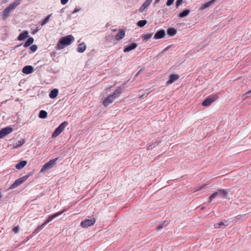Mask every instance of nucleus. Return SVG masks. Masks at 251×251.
<instances>
[{
	"instance_id": "7ed1b4c3",
	"label": "nucleus",
	"mask_w": 251,
	"mask_h": 251,
	"mask_svg": "<svg viewBox=\"0 0 251 251\" xmlns=\"http://www.w3.org/2000/svg\"><path fill=\"white\" fill-rule=\"evenodd\" d=\"M22 0H16L12 3L10 4L9 6L5 8L3 11V19L6 20L10 16V13L21 4Z\"/></svg>"
},
{
	"instance_id": "a878e982",
	"label": "nucleus",
	"mask_w": 251,
	"mask_h": 251,
	"mask_svg": "<svg viewBox=\"0 0 251 251\" xmlns=\"http://www.w3.org/2000/svg\"><path fill=\"white\" fill-rule=\"evenodd\" d=\"M34 42V39L32 37H29L24 44V47L26 48L31 45Z\"/></svg>"
},
{
	"instance_id": "58836bf2",
	"label": "nucleus",
	"mask_w": 251,
	"mask_h": 251,
	"mask_svg": "<svg viewBox=\"0 0 251 251\" xmlns=\"http://www.w3.org/2000/svg\"><path fill=\"white\" fill-rule=\"evenodd\" d=\"M175 0H167L166 5L167 6H171L174 2Z\"/></svg>"
},
{
	"instance_id": "ea45409f",
	"label": "nucleus",
	"mask_w": 251,
	"mask_h": 251,
	"mask_svg": "<svg viewBox=\"0 0 251 251\" xmlns=\"http://www.w3.org/2000/svg\"><path fill=\"white\" fill-rule=\"evenodd\" d=\"M183 1V0H177L176 1V7L177 8L179 5H180Z\"/></svg>"
},
{
	"instance_id": "49530a36",
	"label": "nucleus",
	"mask_w": 251,
	"mask_h": 251,
	"mask_svg": "<svg viewBox=\"0 0 251 251\" xmlns=\"http://www.w3.org/2000/svg\"><path fill=\"white\" fill-rule=\"evenodd\" d=\"M160 0H155L154 1V4H156L159 2Z\"/></svg>"
},
{
	"instance_id": "a18cd8bd",
	"label": "nucleus",
	"mask_w": 251,
	"mask_h": 251,
	"mask_svg": "<svg viewBox=\"0 0 251 251\" xmlns=\"http://www.w3.org/2000/svg\"><path fill=\"white\" fill-rule=\"evenodd\" d=\"M1 0L3 3H5L7 2V1H8V0Z\"/></svg>"
},
{
	"instance_id": "0eeeda50",
	"label": "nucleus",
	"mask_w": 251,
	"mask_h": 251,
	"mask_svg": "<svg viewBox=\"0 0 251 251\" xmlns=\"http://www.w3.org/2000/svg\"><path fill=\"white\" fill-rule=\"evenodd\" d=\"M95 222V219L93 218L91 219H87L82 221L80 223V226L86 228L93 225Z\"/></svg>"
},
{
	"instance_id": "393cba45",
	"label": "nucleus",
	"mask_w": 251,
	"mask_h": 251,
	"mask_svg": "<svg viewBox=\"0 0 251 251\" xmlns=\"http://www.w3.org/2000/svg\"><path fill=\"white\" fill-rule=\"evenodd\" d=\"M25 143V140L23 139L17 141L14 144V148H18L22 146Z\"/></svg>"
},
{
	"instance_id": "423d86ee",
	"label": "nucleus",
	"mask_w": 251,
	"mask_h": 251,
	"mask_svg": "<svg viewBox=\"0 0 251 251\" xmlns=\"http://www.w3.org/2000/svg\"><path fill=\"white\" fill-rule=\"evenodd\" d=\"M218 98L217 94L210 95L207 97L206 99L202 102V105L204 106H209L212 102L215 101Z\"/></svg>"
},
{
	"instance_id": "bb28decb",
	"label": "nucleus",
	"mask_w": 251,
	"mask_h": 251,
	"mask_svg": "<svg viewBox=\"0 0 251 251\" xmlns=\"http://www.w3.org/2000/svg\"><path fill=\"white\" fill-rule=\"evenodd\" d=\"M48 115L47 112L45 110H41L39 112V117L41 119H45L47 118Z\"/></svg>"
},
{
	"instance_id": "603ef678",
	"label": "nucleus",
	"mask_w": 251,
	"mask_h": 251,
	"mask_svg": "<svg viewBox=\"0 0 251 251\" xmlns=\"http://www.w3.org/2000/svg\"><path fill=\"white\" fill-rule=\"evenodd\" d=\"M140 72H141V70H140V71H139L138 72V73L137 74V75H138L140 73Z\"/></svg>"
},
{
	"instance_id": "ddd939ff",
	"label": "nucleus",
	"mask_w": 251,
	"mask_h": 251,
	"mask_svg": "<svg viewBox=\"0 0 251 251\" xmlns=\"http://www.w3.org/2000/svg\"><path fill=\"white\" fill-rule=\"evenodd\" d=\"M228 192V189H219L217 191V193H218V196H219L221 198H223L226 197Z\"/></svg>"
},
{
	"instance_id": "de8ad7c7",
	"label": "nucleus",
	"mask_w": 251,
	"mask_h": 251,
	"mask_svg": "<svg viewBox=\"0 0 251 251\" xmlns=\"http://www.w3.org/2000/svg\"><path fill=\"white\" fill-rule=\"evenodd\" d=\"M38 31V29H36L33 32V34H34L35 33H36V32H37Z\"/></svg>"
},
{
	"instance_id": "3c124183",
	"label": "nucleus",
	"mask_w": 251,
	"mask_h": 251,
	"mask_svg": "<svg viewBox=\"0 0 251 251\" xmlns=\"http://www.w3.org/2000/svg\"><path fill=\"white\" fill-rule=\"evenodd\" d=\"M2 196L1 194L0 193V199L2 197Z\"/></svg>"
},
{
	"instance_id": "6e6552de",
	"label": "nucleus",
	"mask_w": 251,
	"mask_h": 251,
	"mask_svg": "<svg viewBox=\"0 0 251 251\" xmlns=\"http://www.w3.org/2000/svg\"><path fill=\"white\" fill-rule=\"evenodd\" d=\"M26 180V177L23 176L16 180L10 186V189H13L17 188L20 184L24 182Z\"/></svg>"
},
{
	"instance_id": "e433bc0d",
	"label": "nucleus",
	"mask_w": 251,
	"mask_h": 251,
	"mask_svg": "<svg viewBox=\"0 0 251 251\" xmlns=\"http://www.w3.org/2000/svg\"><path fill=\"white\" fill-rule=\"evenodd\" d=\"M13 232L15 233H18L19 231H20V227L19 226H15L13 228Z\"/></svg>"
},
{
	"instance_id": "a211bd4d",
	"label": "nucleus",
	"mask_w": 251,
	"mask_h": 251,
	"mask_svg": "<svg viewBox=\"0 0 251 251\" xmlns=\"http://www.w3.org/2000/svg\"><path fill=\"white\" fill-rule=\"evenodd\" d=\"M28 32L27 31H24L23 32L20 34L19 36L18 37V40L19 41H22L27 37H28Z\"/></svg>"
},
{
	"instance_id": "5701e85b",
	"label": "nucleus",
	"mask_w": 251,
	"mask_h": 251,
	"mask_svg": "<svg viewBox=\"0 0 251 251\" xmlns=\"http://www.w3.org/2000/svg\"><path fill=\"white\" fill-rule=\"evenodd\" d=\"M27 164L26 161H21L20 163L16 164L15 167L18 170L23 168Z\"/></svg>"
},
{
	"instance_id": "4468645a",
	"label": "nucleus",
	"mask_w": 251,
	"mask_h": 251,
	"mask_svg": "<svg viewBox=\"0 0 251 251\" xmlns=\"http://www.w3.org/2000/svg\"><path fill=\"white\" fill-rule=\"evenodd\" d=\"M34 71V69L33 67L31 66H25L24 67L22 70V72L24 74H30L32 73Z\"/></svg>"
},
{
	"instance_id": "c85d7f7f",
	"label": "nucleus",
	"mask_w": 251,
	"mask_h": 251,
	"mask_svg": "<svg viewBox=\"0 0 251 251\" xmlns=\"http://www.w3.org/2000/svg\"><path fill=\"white\" fill-rule=\"evenodd\" d=\"M52 14H49L45 19L43 20L41 24V25H44L46 24L50 20V18L51 17Z\"/></svg>"
},
{
	"instance_id": "cd10ccee",
	"label": "nucleus",
	"mask_w": 251,
	"mask_h": 251,
	"mask_svg": "<svg viewBox=\"0 0 251 251\" xmlns=\"http://www.w3.org/2000/svg\"><path fill=\"white\" fill-rule=\"evenodd\" d=\"M147 23V21L146 20H140L137 22V25L138 26L142 27H143L145 25H146Z\"/></svg>"
},
{
	"instance_id": "1a4fd4ad",
	"label": "nucleus",
	"mask_w": 251,
	"mask_h": 251,
	"mask_svg": "<svg viewBox=\"0 0 251 251\" xmlns=\"http://www.w3.org/2000/svg\"><path fill=\"white\" fill-rule=\"evenodd\" d=\"M13 130V128L10 126H7L2 128L0 130V139L11 133Z\"/></svg>"
},
{
	"instance_id": "79ce46f5",
	"label": "nucleus",
	"mask_w": 251,
	"mask_h": 251,
	"mask_svg": "<svg viewBox=\"0 0 251 251\" xmlns=\"http://www.w3.org/2000/svg\"><path fill=\"white\" fill-rule=\"evenodd\" d=\"M68 1L69 0H61V3L62 5H65L68 2Z\"/></svg>"
},
{
	"instance_id": "2f4dec72",
	"label": "nucleus",
	"mask_w": 251,
	"mask_h": 251,
	"mask_svg": "<svg viewBox=\"0 0 251 251\" xmlns=\"http://www.w3.org/2000/svg\"><path fill=\"white\" fill-rule=\"evenodd\" d=\"M228 224H226L225 223L223 222H220L218 224H216L214 225L215 228H219L222 226H227Z\"/></svg>"
},
{
	"instance_id": "f704fd0d",
	"label": "nucleus",
	"mask_w": 251,
	"mask_h": 251,
	"mask_svg": "<svg viewBox=\"0 0 251 251\" xmlns=\"http://www.w3.org/2000/svg\"><path fill=\"white\" fill-rule=\"evenodd\" d=\"M152 0H146L143 3L146 7H148L150 5Z\"/></svg>"
},
{
	"instance_id": "aec40b11",
	"label": "nucleus",
	"mask_w": 251,
	"mask_h": 251,
	"mask_svg": "<svg viewBox=\"0 0 251 251\" xmlns=\"http://www.w3.org/2000/svg\"><path fill=\"white\" fill-rule=\"evenodd\" d=\"M177 30L173 27L169 28L167 30V34L170 36H174L176 34Z\"/></svg>"
},
{
	"instance_id": "864d4df0",
	"label": "nucleus",
	"mask_w": 251,
	"mask_h": 251,
	"mask_svg": "<svg viewBox=\"0 0 251 251\" xmlns=\"http://www.w3.org/2000/svg\"><path fill=\"white\" fill-rule=\"evenodd\" d=\"M117 30L116 29H113V31H116Z\"/></svg>"
},
{
	"instance_id": "c756f323",
	"label": "nucleus",
	"mask_w": 251,
	"mask_h": 251,
	"mask_svg": "<svg viewBox=\"0 0 251 251\" xmlns=\"http://www.w3.org/2000/svg\"><path fill=\"white\" fill-rule=\"evenodd\" d=\"M168 224V223L167 222V221H164L163 223H162L161 225H159L157 226V229L158 230H161L162 228L166 227L167 226Z\"/></svg>"
},
{
	"instance_id": "4be33fe9",
	"label": "nucleus",
	"mask_w": 251,
	"mask_h": 251,
	"mask_svg": "<svg viewBox=\"0 0 251 251\" xmlns=\"http://www.w3.org/2000/svg\"><path fill=\"white\" fill-rule=\"evenodd\" d=\"M216 0H211L204 4H202L201 6V9H204L210 7Z\"/></svg>"
},
{
	"instance_id": "7c9ffc66",
	"label": "nucleus",
	"mask_w": 251,
	"mask_h": 251,
	"mask_svg": "<svg viewBox=\"0 0 251 251\" xmlns=\"http://www.w3.org/2000/svg\"><path fill=\"white\" fill-rule=\"evenodd\" d=\"M45 225L44 224H42L41 225L38 226L36 229L34 231V233H38L41 230H42L44 227Z\"/></svg>"
},
{
	"instance_id": "9b49d317",
	"label": "nucleus",
	"mask_w": 251,
	"mask_h": 251,
	"mask_svg": "<svg viewBox=\"0 0 251 251\" xmlns=\"http://www.w3.org/2000/svg\"><path fill=\"white\" fill-rule=\"evenodd\" d=\"M165 35V31L163 29H160L156 32L154 34L153 38L155 39H159L163 38Z\"/></svg>"
},
{
	"instance_id": "6ab92c4d",
	"label": "nucleus",
	"mask_w": 251,
	"mask_h": 251,
	"mask_svg": "<svg viewBox=\"0 0 251 251\" xmlns=\"http://www.w3.org/2000/svg\"><path fill=\"white\" fill-rule=\"evenodd\" d=\"M190 12V10L189 9H185L183 11H182L181 12H180L178 15V16L180 18H183L184 17H186L188 16Z\"/></svg>"
},
{
	"instance_id": "dca6fc26",
	"label": "nucleus",
	"mask_w": 251,
	"mask_h": 251,
	"mask_svg": "<svg viewBox=\"0 0 251 251\" xmlns=\"http://www.w3.org/2000/svg\"><path fill=\"white\" fill-rule=\"evenodd\" d=\"M137 47V44L136 43H132L130 45H129L126 46L124 50V51L125 52H128L131 50L135 49Z\"/></svg>"
},
{
	"instance_id": "9d476101",
	"label": "nucleus",
	"mask_w": 251,
	"mask_h": 251,
	"mask_svg": "<svg viewBox=\"0 0 251 251\" xmlns=\"http://www.w3.org/2000/svg\"><path fill=\"white\" fill-rule=\"evenodd\" d=\"M64 211H61L57 213H55V214L50 215L48 216L47 219L45 221V222L43 223L45 226H46L47 224L52 221L53 219L56 218L58 216L61 215Z\"/></svg>"
},
{
	"instance_id": "c9c22d12",
	"label": "nucleus",
	"mask_w": 251,
	"mask_h": 251,
	"mask_svg": "<svg viewBox=\"0 0 251 251\" xmlns=\"http://www.w3.org/2000/svg\"><path fill=\"white\" fill-rule=\"evenodd\" d=\"M30 49L32 52H35L37 49V46L36 45H33L30 47Z\"/></svg>"
},
{
	"instance_id": "f3484780",
	"label": "nucleus",
	"mask_w": 251,
	"mask_h": 251,
	"mask_svg": "<svg viewBox=\"0 0 251 251\" xmlns=\"http://www.w3.org/2000/svg\"><path fill=\"white\" fill-rule=\"evenodd\" d=\"M86 49V46L84 44V43H82L81 44H79L78 45V47L77 48V51L78 52L82 53Z\"/></svg>"
},
{
	"instance_id": "4c0bfd02",
	"label": "nucleus",
	"mask_w": 251,
	"mask_h": 251,
	"mask_svg": "<svg viewBox=\"0 0 251 251\" xmlns=\"http://www.w3.org/2000/svg\"><path fill=\"white\" fill-rule=\"evenodd\" d=\"M146 8H147V7H146V6H145V5L143 4L142 5V6L139 8V11L140 13H142Z\"/></svg>"
},
{
	"instance_id": "2eb2a0df",
	"label": "nucleus",
	"mask_w": 251,
	"mask_h": 251,
	"mask_svg": "<svg viewBox=\"0 0 251 251\" xmlns=\"http://www.w3.org/2000/svg\"><path fill=\"white\" fill-rule=\"evenodd\" d=\"M125 36V31L124 29H120L119 32H118L115 36V38L116 40L119 41L123 39Z\"/></svg>"
},
{
	"instance_id": "72a5a7b5",
	"label": "nucleus",
	"mask_w": 251,
	"mask_h": 251,
	"mask_svg": "<svg viewBox=\"0 0 251 251\" xmlns=\"http://www.w3.org/2000/svg\"><path fill=\"white\" fill-rule=\"evenodd\" d=\"M206 186H207V184H204L202 186H200L198 187L197 188H196L194 192H197V191H200L203 188H206Z\"/></svg>"
},
{
	"instance_id": "473e14b6",
	"label": "nucleus",
	"mask_w": 251,
	"mask_h": 251,
	"mask_svg": "<svg viewBox=\"0 0 251 251\" xmlns=\"http://www.w3.org/2000/svg\"><path fill=\"white\" fill-rule=\"evenodd\" d=\"M217 196H218V193L217 192L214 193L213 194H212L209 198V201L211 202L213 199L216 198Z\"/></svg>"
},
{
	"instance_id": "20e7f679",
	"label": "nucleus",
	"mask_w": 251,
	"mask_h": 251,
	"mask_svg": "<svg viewBox=\"0 0 251 251\" xmlns=\"http://www.w3.org/2000/svg\"><path fill=\"white\" fill-rule=\"evenodd\" d=\"M68 125V122L65 121L61 123L53 131L52 134V138H54L58 136L64 129L65 127Z\"/></svg>"
},
{
	"instance_id": "f03ea898",
	"label": "nucleus",
	"mask_w": 251,
	"mask_h": 251,
	"mask_svg": "<svg viewBox=\"0 0 251 251\" xmlns=\"http://www.w3.org/2000/svg\"><path fill=\"white\" fill-rule=\"evenodd\" d=\"M74 37L72 35H67L61 38L56 46L57 50H61L64 46L70 45L74 41Z\"/></svg>"
},
{
	"instance_id": "412c9836",
	"label": "nucleus",
	"mask_w": 251,
	"mask_h": 251,
	"mask_svg": "<svg viewBox=\"0 0 251 251\" xmlns=\"http://www.w3.org/2000/svg\"><path fill=\"white\" fill-rule=\"evenodd\" d=\"M58 93V90L57 89H54L50 92L49 97L51 99H54L57 97Z\"/></svg>"
},
{
	"instance_id": "b1692460",
	"label": "nucleus",
	"mask_w": 251,
	"mask_h": 251,
	"mask_svg": "<svg viewBox=\"0 0 251 251\" xmlns=\"http://www.w3.org/2000/svg\"><path fill=\"white\" fill-rule=\"evenodd\" d=\"M152 34H153V33H151L143 35L142 36V41L144 42H147L149 39H150L151 38V37L152 36Z\"/></svg>"
},
{
	"instance_id": "8fccbe9b",
	"label": "nucleus",
	"mask_w": 251,
	"mask_h": 251,
	"mask_svg": "<svg viewBox=\"0 0 251 251\" xmlns=\"http://www.w3.org/2000/svg\"><path fill=\"white\" fill-rule=\"evenodd\" d=\"M204 208H205V207H202L201 208V210H203Z\"/></svg>"
},
{
	"instance_id": "c03bdc74",
	"label": "nucleus",
	"mask_w": 251,
	"mask_h": 251,
	"mask_svg": "<svg viewBox=\"0 0 251 251\" xmlns=\"http://www.w3.org/2000/svg\"><path fill=\"white\" fill-rule=\"evenodd\" d=\"M246 95L249 96V95H251V90L249 91L248 92H247L246 93Z\"/></svg>"
},
{
	"instance_id": "09e8293b",
	"label": "nucleus",
	"mask_w": 251,
	"mask_h": 251,
	"mask_svg": "<svg viewBox=\"0 0 251 251\" xmlns=\"http://www.w3.org/2000/svg\"><path fill=\"white\" fill-rule=\"evenodd\" d=\"M21 45H22V44H20V45H17V46H16L15 47V48H18V47H19L21 46Z\"/></svg>"
},
{
	"instance_id": "5fc2aeb1",
	"label": "nucleus",
	"mask_w": 251,
	"mask_h": 251,
	"mask_svg": "<svg viewBox=\"0 0 251 251\" xmlns=\"http://www.w3.org/2000/svg\"><path fill=\"white\" fill-rule=\"evenodd\" d=\"M168 49V47L166 48L164 50H167Z\"/></svg>"
},
{
	"instance_id": "f257e3e1",
	"label": "nucleus",
	"mask_w": 251,
	"mask_h": 251,
	"mask_svg": "<svg viewBox=\"0 0 251 251\" xmlns=\"http://www.w3.org/2000/svg\"><path fill=\"white\" fill-rule=\"evenodd\" d=\"M122 89L121 87H118L115 90L113 94L109 95L105 98L103 101V104L105 106H107L117 98H118L122 93Z\"/></svg>"
},
{
	"instance_id": "39448f33",
	"label": "nucleus",
	"mask_w": 251,
	"mask_h": 251,
	"mask_svg": "<svg viewBox=\"0 0 251 251\" xmlns=\"http://www.w3.org/2000/svg\"><path fill=\"white\" fill-rule=\"evenodd\" d=\"M58 158L50 160L48 162L45 163L40 170L41 173H44L48 170L51 169L54 165V163L58 160Z\"/></svg>"
},
{
	"instance_id": "f8f14e48",
	"label": "nucleus",
	"mask_w": 251,
	"mask_h": 251,
	"mask_svg": "<svg viewBox=\"0 0 251 251\" xmlns=\"http://www.w3.org/2000/svg\"><path fill=\"white\" fill-rule=\"evenodd\" d=\"M179 78V75L177 74H171L169 76V79L167 81L166 83L169 85L173 83L176 81Z\"/></svg>"
},
{
	"instance_id": "a19ab883",
	"label": "nucleus",
	"mask_w": 251,
	"mask_h": 251,
	"mask_svg": "<svg viewBox=\"0 0 251 251\" xmlns=\"http://www.w3.org/2000/svg\"><path fill=\"white\" fill-rule=\"evenodd\" d=\"M33 174V172H30L28 173L26 175L24 176L26 177V180L30 176H31Z\"/></svg>"
},
{
	"instance_id": "37998d69",
	"label": "nucleus",
	"mask_w": 251,
	"mask_h": 251,
	"mask_svg": "<svg viewBox=\"0 0 251 251\" xmlns=\"http://www.w3.org/2000/svg\"><path fill=\"white\" fill-rule=\"evenodd\" d=\"M79 11H80V9H78L77 8H75V10H74V11L73 12V13L74 14V13H76V12H78Z\"/></svg>"
}]
</instances>
